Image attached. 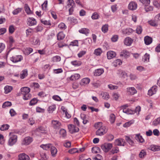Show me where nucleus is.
Wrapping results in <instances>:
<instances>
[{"label": "nucleus", "mask_w": 160, "mask_h": 160, "mask_svg": "<svg viewBox=\"0 0 160 160\" xmlns=\"http://www.w3.org/2000/svg\"><path fill=\"white\" fill-rule=\"evenodd\" d=\"M94 127L96 129H98L96 132V135L98 136L103 135L107 133L108 130L106 126L102 125V123L101 122L95 123Z\"/></svg>", "instance_id": "nucleus-1"}, {"label": "nucleus", "mask_w": 160, "mask_h": 160, "mask_svg": "<svg viewBox=\"0 0 160 160\" xmlns=\"http://www.w3.org/2000/svg\"><path fill=\"white\" fill-rule=\"evenodd\" d=\"M10 137L8 141V144L12 146L15 144L17 141V136L14 133H10Z\"/></svg>", "instance_id": "nucleus-2"}, {"label": "nucleus", "mask_w": 160, "mask_h": 160, "mask_svg": "<svg viewBox=\"0 0 160 160\" xmlns=\"http://www.w3.org/2000/svg\"><path fill=\"white\" fill-rule=\"evenodd\" d=\"M112 144L106 142L102 145L101 148L105 152H107L112 148Z\"/></svg>", "instance_id": "nucleus-3"}, {"label": "nucleus", "mask_w": 160, "mask_h": 160, "mask_svg": "<svg viewBox=\"0 0 160 160\" xmlns=\"http://www.w3.org/2000/svg\"><path fill=\"white\" fill-rule=\"evenodd\" d=\"M61 126V123L58 121L53 120L51 121V126L54 129L59 130Z\"/></svg>", "instance_id": "nucleus-4"}, {"label": "nucleus", "mask_w": 160, "mask_h": 160, "mask_svg": "<svg viewBox=\"0 0 160 160\" xmlns=\"http://www.w3.org/2000/svg\"><path fill=\"white\" fill-rule=\"evenodd\" d=\"M68 128L69 132L71 133L78 132L79 131L78 128L73 125H69Z\"/></svg>", "instance_id": "nucleus-5"}, {"label": "nucleus", "mask_w": 160, "mask_h": 160, "mask_svg": "<svg viewBox=\"0 0 160 160\" xmlns=\"http://www.w3.org/2000/svg\"><path fill=\"white\" fill-rule=\"evenodd\" d=\"M33 141L32 138L28 136L25 137L23 139L22 144L23 145H29Z\"/></svg>", "instance_id": "nucleus-6"}, {"label": "nucleus", "mask_w": 160, "mask_h": 160, "mask_svg": "<svg viewBox=\"0 0 160 160\" xmlns=\"http://www.w3.org/2000/svg\"><path fill=\"white\" fill-rule=\"evenodd\" d=\"M23 59V57L21 55L12 56L10 58V60L13 62L16 63L21 61Z\"/></svg>", "instance_id": "nucleus-7"}, {"label": "nucleus", "mask_w": 160, "mask_h": 160, "mask_svg": "<svg viewBox=\"0 0 160 160\" xmlns=\"http://www.w3.org/2000/svg\"><path fill=\"white\" fill-rule=\"evenodd\" d=\"M115 144L117 146H124L125 145L126 142L123 139L119 138L115 140Z\"/></svg>", "instance_id": "nucleus-8"}, {"label": "nucleus", "mask_w": 160, "mask_h": 160, "mask_svg": "<svg viewBox=\"0 0 160 160\" xmlns=\"http://www.w3.org/2000/svg\"><path fill=\"white\" fill-rule=\"evenodd\" d=\"M18 160H30L29 156L25 153H22L18 155Z\"/></svg>", "instance_id": "nucleus-9"}, {"label": "nucleus", "mask_w": 160, "mask_h": 160, "mask_svg": "<svg viewBox=\"0 0 160 160\" xmlns=\"http://www.w3.org/2000/svg\"><path fill=\"white\" fill-rule=\"evenodd\" d=\"M137 5V3L134 2H131L129 3L128 5V8L129 9L134 10L136 9Z\"/></svg>", "instance_id": "nucleus-10"}, {"label": "nucleus", "mask_w": 160, "mask_h": 160, "mask_svg": "<svg viewBox=\"0 0 160 160\" xmlns=\"http://www.w3.org/2000/svg\"><path fill=\"white\" fill-rule=\"evenodd\" d=\"M37 22L36 20L33 18H30L28 19L27 24L29 26H32L36 25Z\"/></svg>", "instance_id": "nucleus-11"}, {"label": "nucleus", "mask_w": 160, "mask_h": 160, "mask_svg": "<svg viewBox=\"0 0 160 160\" xmlns=\"http://www.w3.org/2000/svg\"><path fill=\"white\" fill-rule=\"evenodd\" d=\"M157 90V87L156 86H153L148 90V94L150 96H152L153 94L156 93Z\"/></svg>", "instance_id": "nucleus-12"}, {"label": "nucleus", "mask_w": 160, "mask_h": 160, "mask_svg": "<svg viewBox=\"0 0 160 160\" xmlns=\"http://www.w3.org/2000/svg\"><path fill=\"white\" fill-rule=\"evenodd\" d=\"M116 56V53L112 51H109L107 53V58L109 59H111L115 57Z\"/></svg>", "instance_id": "nucleus-13"}, {"label": "nucleus", "mask_w": 160, "mask_h": 160, "mask_svg": "<svg viewBox=\"0 0 160 160\" xmlns=\"http://www.w3.org/2000/svg\"><path fill=\"white\" fill-rule=\"evenodd\" d=\"M148 149L154 152L158 151L160 150V146L152 145L148 148Z\"/></svg>", "instance_id": "nucleus-14"}, {"label": "nucleus", "mask_w": 160, "mask_h": 160, "mask_svg": "<svg viewBox=\"0 0 160 160\" xmlns=\"http://www.w3.org/2000/svg\"><path fill=\"white\" fill-rule=\"evenodd\" d=\"M133 41V40L129 37L126 38L124 41V42L125 45L130 46L131 45Z\"/></svg>", "instance_id": "nucleus-15"}, {"label": "nucleus", "mask_w": 160, "mask_h": 160, "mask_svg": "<svg viewBox=\"0 0 160 160\" xmlns=\"http://www.w3.org/2000/svg\"><path fill=\"white\" fill-rule=\"evenodd\" d=\"M30 89L28 87H24L21 88V91L22 94H25L30 92Z\"/></svg>", "instance_id": "nucleus-16"}, {"label": "nucleus", "mask_w": 160, "mask_h": 160, "mask_svg": "<svg viewBox=\"0 0 160 160\" xmlns=\"http://www.w3.org/2000/svg\"><path fill=\"white\" fill-rule=\"evenodd\" d=\"M144 41L145 44L147 45H148L152 43V39L150 37L146 36L144 38Z\"/></svg>", "instance_id": "nucleus-17"}, {"label": "nucleus", "mask_w": 160, "mask_h": 160, "mask_svg": "<svg viewBox=\"0 0 160 160\" xmlns=\"http://www.w3.org/2000/svg\"><path fill=\"white\" fill-rule=\"evenodd\" d=\"M90 79L88 78H84L82 79L80 82V84L81 85H85L89 83Z\"/></svg>", "instance_id": "nucleus-18"}, {"label": "nucleus", "mask_w": 160, "mask_h": 160, "mask_svg": "<svg viewBox=\"0 0 160 160\" xmlns=\"http://www.w3.org/2000/svg\"><path fill=\"white\" fill-rule=\"evenodd\" d=\"M104 72V70L102 68H100L96 70L94 72V75L96 76H99L102 74Z\"/></svg>", "instance_id": "nucleus-19"}, {"label": "nucleus", "mask_w": 160, "mask_h": 160, "mask_svg": "<svg viewBox=\"0 0 160 160\" xmlns=\"http://www.w3.org/2000/svg\"><path fill=\"white\" fill-rule=\"evenodd\" d=\"M28 71L27 69H25L22 70L20 75V77L21 79H22L27 76Z\"/></svg>", "instance_id": "nucleus-20"}, {"label": "nucleus", "mask_w": 160, "mask_h": 160, "mask_svg": "<svg viewBox=\"0 0 160 160\" xmlns=\"http://www.w3.org/2000/svg\"><path fill=\"white\" fill-rule=\"evenodd\" d=\"M65 37V35L62 32H59L57 35V39L58 40H63Z\"/></svg>", "instance_id": "nucleus-21"}, {"label": "nucleus", "mask_w": 160, "mask_h": 160, "mask_svg": "<svg viewBox=\"0 0 160 160\" xmlns=\"http://www.w3.org/2000/svg\"><path fill=\"white\" fill-rule=\"evenodd\" d=\"M135 138L137 141L141 143H142L144 141V139L139 134L136 135Z\"/></svg>", "instance_id": "nucleus-22"}, {"label": "nucleus", "mask_w": 160, "mask_h": 160, "mask_svg": "<svg viewBox=\"0 0 160 160\" xmlns=\"http://www.w3.org/2000/svg\"><path fill=\"white\" fill-rule=\"evenodd\" d=\"M75 5V3L73 0H68L67 5L66 6V8L67 9L72 6L74 7Z\"/></svg>", "instance_id": "nucleus-23"}, {"label": "nucleus", "mask_w": 160, "mask_h": 160, "mask_svg": "<svg viewBox=\"0 0 160 160\" xmlns=\"http://www.w3.org/2000/svg\"><path fill=\"white\" fill-rule=\"evenodd\" d=\"M127 90L129 92V93L131 95H133L137 92L136 90L133 87L128 88Z\"/></svg>", "instance_id": "nucleus-24"}, {"label": "nucleus", "mask_w": 160, "mask_h": 160, "mask_svg": "<svg viewBox=\"0 0 160 160\" xmlns=\"http://www.w3.org/2000/svg\"><path fill=\"white\" fill-rule=\"evenodd\" d=\"M128 107L127 105H125L124 106H123L122 108H123V112L127 114H131L132 113V111L128 108H124V107Z\"/></svg>", "instance_id": "nucleus-25"}, {"label": "nucleus", "mask_w": 160, "mask_h": 160, "mask_svg": "<svg viewBox=\"0 0 160 160\" xmlns=\"http://www.w3.org/2000/svg\"><path fill=\"white\" fill-rule=\"evenodd\" d=\"M52 145L50 144H42L40 146V147L44 150H47L49 148H51Z\"/></svg>", "instance_id": "nucleus-26"}, {"label": "nucleus", "mask_w": 160, "mask_h": 160, "mask_svg": "<svg viewBox=\"0 0 160 160\" xmlns=\"http://www.w3.org/2000/svg\"><path fill=\"white\" fill-rule=\"evenodd\" d=\"M80 77V75L79 74H74L72 75L70 77V79L71 80H74L78 79Z\"/></svg>", "instance_id": "nucleus-27"}, {"label": "nucleus", "mask_w": 160, "mask_h": 160, "mask_svg": "<svg viewBox=\"0 0 160 160\" xmlns=\"http://www.w3.org/2000/svg\"><path fill=\"white\" fill-rule=\"evenodd\" d=\"M51 152L52 155L53 156H55V155L57 153V148L54 146L52 145L51 147Z\"/></svg>", "instance_id": "nucleus-28"}, {"label": "nucleus", "mask_w": 160, "mask_h": 160, "mask_svg": "<svg viewBox=\"0 0 160 160\" xmlns=\"http://www.w3.org/2000/svg\"><path fill=\"white\" fill-rule=\"evenodd\" d=\"M5 93H8L10 92L12 89V87L9 86H6L4 88Z\"/></svg>", "instance_id": "nucleus-29"}, {"label": "nucleus", "mask_w": 160, "mask_h": 160, "mask_svg": "<svg viewBox=\"0 0 160 160\" xmlns=\"http://www.w3.org/2000/svg\"><path fill=\"white\" fill-rule=\"evenodd\" d=\"M89 30L88 29L86 28H83L80 30L79 31V32L80 33L84 34L86 35L89 33Z\"/></svg>", "instance_id": "nucleus-30"}, {"label": "nucleus", "mask_w": 160, "mask_h": 160, "mask_svg": "<svg viewBox=\"0 0 160 160\" xmlns=\"http://www.w3.org/2000/svg\"><path fill=\"white\" fill-rule=\"evenodd\" d=\"M24 9L26 12L27 14H29L32 13V12L30 10V8L27 4H26L25 5Z\"/></svg>", "instance_id": "nucleus-31"}, {"label": "nucleus", "mask_w": 160, "mask_h": 160, "mask_svg": "<svg viewBox=\"0 0 160 160\" xmlns=\"http://www.w3.org/2000/svg\"><path fill=\"white\" fill-rule=\"evenodd\" d=\"M61 57L59 56H56L52 58V61L54 62H57L60 61Z\"/></svg>", "instance_id": "nucleus-32"}, {"label": "nucleus", "mask_w": 160, "mask_h": 160, "mask_svg": "<svg viewBox=\"0 0 160 160\" xmlns=\"http://www.w3.org/2000/svg\"><path fill=\"white\" fill-rule=\"evenodd\" d=\"M101 96H102L103 99H108L109 98V96L108 93L107 92H103L101 94Z\"/></svg>", "instance_id": "nucleus-33"}, {"label": "nucleus", "mask_w": 160, "mask_h": 160, "mask_svg": "<svg viewBox=\"0 0 160 160\" xmlns=\"http://www.w3.org/2000/svg\"><path fill=\"white\" fill-rule=\"evenodd\" d=\"M56 107L55 105H52L50 106L48 108V111L49 113H52L56 109Z\"/></svg>", "instance_id": "nucleus-34"}, {"label": "nucleus", "mask_w": 160, "mask_h": 160, "mask_svg": "<svg viewBox=\"0 0 160 160\" xmlns=\"http://www.w3.org/2000/svg\"><path fill=\"white\" fill-rule=\"evenodd\" d=\"M119 151V148L118 147H115L113 148L110 152L112 154H114L118 152Z\"/></svg>", "instance_id": "nucleus-35"}, {"label": "nucleus", "mask_w": 160, "mask_h": 160, "mask_svg": "<svg viewBox=\"0 0 160 160\" xmlns=\"http://www.w3.org/2000/svg\"><path fill=\"white\" fill-rule=\"evenodd\" d=\"M102 52V50L100 48H98L95 50L94 53L97 56H100Z\"/></svg>", "instance_id": "nucleus-36"}, {"label": "nucleus", "mask_w": 160, "mask_h": 160, "mask_svg": "<svg viewBox=\"0 0 160 160\" xmlns=\"http://www.w3.org/2000/svg\"><path fill=\"white\" fill-rule=\"evenodd\" d=\"M9 127V126L8 124H3L1 126L0 130L1 131H5L8 130Z\"/></svg>", "instance_id": "nucleus-37"}, {"label": "nucleus", "mask_w": 160, "mask_h": 160, "mask_svg": "<svg viewBox=\"0 0 160 160\" xmlns=\"http://www.w3.org/2000/svg\"><path fill=\"white\" fill-rule=\"evenodd\" d=\"M129 52L126 50H123L120 54L121 56L127 57L129 55Z\"/></svg>", "instance_id": "nucleus-38"}, {"label": "nucleus", "mask_w": 160, "mask_h": 160, "mask_svg": "<svg viewBox=\"0 0 160 160\" xmlns=\"http://www.w3.org/2000/svg\"><path fill=\"white\" fill-rule=\"evenodd\" d=\"M81 118L83 120V123L84 124H86L87 123L88 120L86 119V116L85 114H81Z\"/></svg>", "instance_id": "nucleus-39"}, {"label": "nucleus", "mask_w": 160, "mask_h": 160, "mask_svg": "<svg viewBox=\"0 0 160 160\" xmlns=\"http://www.w3.org/2000/svg\"><path fill=\"white\" fill-rule=\"evenodd\" d=\"M124 30H123L122 32L124 34H129L130 33L134 31L133 29L131 28H127L125 29V32H124Z\"/></svg>", "instance_id": "nucleus-40"}, {"label": "nucleus", "mask_w": 160, "mask_h": 160, "mask_svg": "<svg viewBox=\"0 0 160 160\" xmlns=\"http://www.w3.org/2000/svg\"><path fill=\"white\" fill-rule=\"evenodd\" d=\"M160 123V117L155 119L152 122V125L154 126H157Z\"/></svg>", "instance_id": "nucleus-41"}, {"label": "nucleus", "mask_w": 160, "mask_h": 160, "mask_svg": "<svg viewBox=\"0 0 160 160\" xmlns=\"http://www.w3.org/2000/svg\"><path fill=\"white\" fill-rule=\"evenodd\" d=\"M60 134L62 138H65L66 136V132L65 130L62 129L60 131Z\"/></svg>", "instance_id": "nucleus-42"}, {"label": "nucleus", "mask_w": 160, "mask_h": 160, "mask_svg": "<svg viewBox=\"0 0 160 160\" xmlns=\"http://www.w3.org/2000/svg\"><path fill=\"white\" fill-rule=\"evenodd\" d=\"M72 65L75 66H79L82 63L81 62L79 61H74L71 62Z\"/></svg>", "instance_id": "nucleus-43"}, {"label": "nucleus", "mask_w": 160, "mask_h": 160, "mask_svg": "<svg viewBox=\"0 0 160 160\" xmlns=\"http://www.w3.org/2000/svg\"><path fill=\"white\" fill-rule=\"evenodd\" d=\"M92 153L96 154L100 151L99 148L98 147H93L92 149Z\"/></svg>", "instance_id": "nucleus-44"}, {"label": "nucleus", "mask_w": 160, "mask_h": 160, "mask_svg": "<svg viewBox=\"0 0 160 160\" xmlns=\"http://www.w3.org/2000/svg\"><path fill=\"white\" fill-rule=\"evenodd\" d=\"M102 30L103 32L106 33L108 30V25L107 24H105L103 25L102 28Z\"/></svg>", "instance_id": "nucleus-45"}, {"label": "nucleus", "mask_w": 160, "mask_h": 160, "mask_svg": "<svg viewBox=\"0 0 160 160\" xmlns=\"http://www.w3.org/2000/svg\"><path fill=\"white\" fill-rule=\"evenodd\" d=\"M23 95V99L25 100L30 99L31 97V95L29 93Z\"/></svg>", "instance_id": "nucleus-46"}, {"label": "nucleus", "mask_w": 160, "mask_h": 160, "mask_svg": "<svg viewBox=\"0 0 160 160\" xmlns=\"http://www.w3.org/2000/svg\"><path fill=\"white\" fill-rule=\"evenodd\" d=\"M146 155V152L144 150H141L139 154V157L141 158H143Z\"/></svg>", "instance_id": "nucleus-47"}, {"label": "nucleus", "mask_w": 160, "mask_h": 160, "mask_svg": "<svg viewBox=\"0 0 160 160\" xmlns=\"http://www.w3.org/2000/svg\"><path fill=\"white\" fill-rule=\"evenodd\" d=\"M12 105V103L10 102H4L2 105V107L5 108L6 107H10Z\"/></svg>", "instance_id": "nucleus-48"}, {"label": "nucleus", "mask_w": 160, "mask_h": 160, "mask_svg": "<svg viewBox=\"0 0 160 160\" xmlns=\"http://www.w3.org/2000/svg\"><path fill=\"white\" fill-rule=\"evenodd\" d=\"M41 22L43 24L46 25H50L51 23L49 21H47L44 19H42L41 20Z\"/></svg>", "instance_id": "nucleus-49"}, {"label": "nucleus", "mask_w": 160, "mask_h": 160, "mask_svg": "<svg viewBox=\"0 0 160 160\" xmlns=\"http://www.w3.org/2000/svg\"><path fill=\"white\" fill-rule=\"evenodd\" d=\"M144 62H148L150 58V55L149 54L146 53L144 56Z\"/></svg>", "instance_id": "nucleus-50"}, {"label": "nucleus", "mask_w": 160, "mask_h": 160, "mask_svg": "<svg viewBox=\"0 0 160 160\" xmlns=\"http://www.w3.org/2000/svg\"><path fill=\"white\" fill-rule=\"evenodd\" d=\"M68 152L70 154H73L76 152H79V151L76 148H73L68 150Z\"/></svg>", "instance_id": "nucleus-51"}, {"label": "nucleus", "mask_w": 160, "mask_h": 160, "mask_svg": "<svg viewBox=\"0 0 160 160\" xmlns=\"http://www.w3.org/2000/svg\"><path fill=\"white\" fill-rule=\"evenodd\" d=\"M115 119V116L114 114H112L110 115V121L111 123H113L114 122Z\"/></svg>", "instance_id": "nucleus-52"}, {"label": "nucleus", "mask_w": 160, "mask_h": 160, "mask_svg": "<svg viewBox=\"0 0 160 160\" xmlns=\"http://www.w3.org/2000/svg\"><path fill=\"white\" fill-rule=\"evenodd\" d=\"M9 44L10 46L11 47L12 44L15 41L12 36H10L9 38Z\"/></svg>", "instance_id": "nucleus-53"}, {"label": "nucleus", "mask_w": 160, "mask_h": 160, "mask_svg": "<svg viewBox=\"0 0 160 160\" xmlns=\"http://www.w3.org/2000/svg\"><path fill=\"white\" fill-rule=\"evenodd\" d=\"M38 102V100L36 98H34L32 99L30 101L29 105H33L35 104Z\"/></svg>", "instance_id": "nucleus-54"}, {"label": "nucleus", "mask_w": 160, "mask_h": 160, "mask_svg": "<svg viewBox=\"0 0 160 160\" xmlns=\"http://www.w3.org/2000/svg\"><path fill=\"white\" fill-rule=\"evenodd\" d=\"M99 15L97 12H95L92 14V18L93 19H97L99 18Z\"/></svg>", "instance_id": "nucleus-55"}, {"label": "nucleus", "mask_w": 160, "mask_h": 160, "mask_svg": "<svg viewBox=\"0 0 160 160\" xmlns=\"http://www.w3.org/2000/svg\"><path fill=\"white\" fill-rule=\"evenodd\" d=\"M15 29L13 25H10L9 28V33L12 34L15 31Z\"/></svg>", "instance_id": "nucleus-56"}, {"label": "nucleus", "mask_w": 160, "mask_h": 160, "mask_svg": "<svg viewBox=\"0 0 160 160\" xmlns=\"http://www.w3.org/2000/svg\"><path fill=\"white\" fill-rule=\"evenodd\" d=\"M139 1L141 2L144 4L145 6H147L149 4L150 2V0H140Z\"/></svg>", "instance_id": "nucleus-57"}, {"label": "nucleus", "mask_w": 160, "mask_h": 160, "mask_svg": "<svg viewBox=\"0 0 160 160\" xmlns=\"http://www.w3.org/2000/svg\"><path fill=\"white\" fill-rule=\"evenodd\" d=\"M136 32L138 34H140L142 31V28L141 26H139L137 27L136 30Z\"/></svg>", "instance_id": "nucleus-58"}, {"label": "nucleus", "mask_w": 160, "mask_h": 160, "mask_svg": "<svg viewBox=\"0 0 160 160\" xmlns=\"http://www.w3.org/2000/svg\"><path fill=\"white\" fill-rule=\"evenodd\" d=\"M148 23L151 25L153 26H157L158 25L156 21L154 20H151L148 22Z\"/></svg>", "instance_id": "nucleus-59"}, {"label": "nucleus", "mask_w": 160, "mask_h": 160, "mask_svg": "<svg viewBox=\"0 0 160 160\" xmlns=\"http://www.w3.org/2000/svg\"><path fill=\"white\" fill-rule=\"evenodd\" d=\"M58 28L61 29H65L66 28V26L65 24L63 23H61L58 25Z\"/></svg>", "instance_id": "nucleus-60"}, {"label": "nucleus", "mask_w": 160, "mask_h": 160, "mask_svg": "<svg viewBox=\"0 0 160 160\" xmlns=\"http://www.w3.org/2000/svg\"><path fill=\"white\" fill-rule=\"evenodd\" d=\"M118 38V35H114L111 38V40L112 42H115L117 41Z\"/></svg>", "instance_id": "nucleus-61"}, {"label": "nucleus", "mask_w": 160, "mask_h": 160, "mask_svg": "<svg viewBox=\"0 0 160 160\" xmlns=\"http://www.w3.org/2000/svg\"><path fill=\"white\" fill-rule=\"evenodd\" d=\"M22 11V9L21 8H18L15 9L12 12V13L14 15H16L21 12Z\"/></svg>", "instance_id": "nucleus-62"}, {"label": "nucleus", "mask_w": 160, "mask_h": 160, "mask_svg": "<svg viewBox=\"0 0 160 160\" xmlns=\"http://www.w3.org/2000/svg\"><path fill=\"white\" fill-rule=\"evenodd\" d=\"M32 50L33 49L32 48H27L25 50L26 52H25V54L26 55H28L32 51Z\"/></svg>", "instance_id": "nucleus-63"}, {"label": "nucleus", "mask_w": 160, "mask_h": 160, "mask_svg": "<svg viewBox=\"0 0 160 160\" xmlns=\"http://www.w3.org/2000/svg\"><path fill=\"white\" fill-rule=\"evenodd\" d=\"M40 155L41 157L43 159L47 160L48 159V157L45 153L41 152L40 153Z\"/></svg>", "instance_id": "nucleus-64"}]
</instances>
